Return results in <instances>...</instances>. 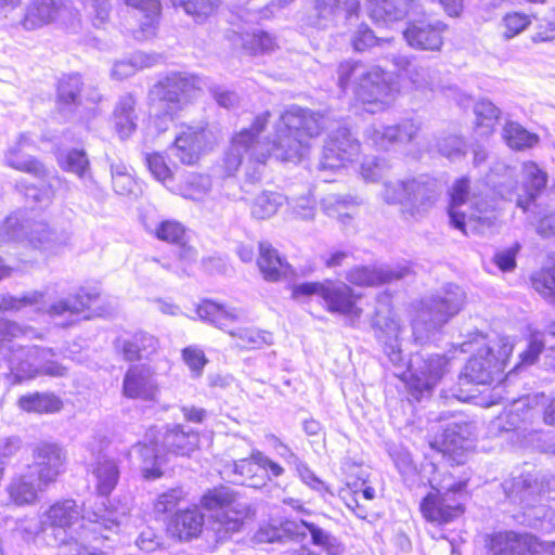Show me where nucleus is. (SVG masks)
I'll list each match as a JSON object with an SVG mask.
<instances>
[{
	"label": "nucleus",
	"instance_id": "58",
	"mask_svg": "<svg viewBox=\"0 0 555 555\" xmlns=\"http://www.w3.org/2000/svg\"><path fill=\"white\" fill-rule=\"evenodd\" d=\"M532 23V16L521 12H508L501 21L502 37L511 40L526 30Z\"/></svg>",
	"mask_w": 555,
	"mask_h": 555
},
{
	"label": "nucleus",
	"instance_id": "5",
	"mask_svg": "<svg viewBox=\"0 0 555 555\" xmlns=\"http://www.w3.org/2000/svg\"><path fill=\"white\" fill-rule=\"evenodd\" d=\"M100 294L96 289L81 287L77 294L68 298H62L57 301L48 302L47 293L34 291L24 294L21 297L12 295H0V311L3 312H33L36 315L48 314L52 319L66 318L61 323L62 326H69L74 323V318L90 309L99 299Z\"/></svg>",
	"mask_w": 555,
	"mask_h": 555
},
{
	"label": "nucleus",
	"instance_id": "52",
	"mask_svg": "<svg viewBox=\"0 0 555 555\" xmlns=\"http://www.w3.org/2000/svg\"><path fill=\"white\" fill-rule=\"evenodd\" d=\"M234 474L237 476L235 482L247 487L261 488L266 485V476L261 473L260 462L254 459V452L250 457L234 463Z\"/></svg>",
	"mask_w": 555,
	"mask_h": 555
},
{
	"label": "nucleus",
	"instance_id": "36",
	"mask_svg": "<svg viewBox=\"0 0 555 555\" xmlns=\"http://www.w3.org/2000/svg\"><path fill=\"white\" fill-rule=\"evenodd\" d=\"M203 525V514L197 507H192L176 513L169 520L167 530L180 541H188L201 533Z\"/></svg>",
	"mask_w": 555,
	"mask_h": 555
},
{
	"label": "nucleus",
	"instance_id": "50",
	"mask_svg": "<svg viewBox=\"0 0 555 555\" xmlns=\"http://www.w3.org/2000/svg\"><path fill=\"white\" fill-rule=\"evenodd\" d=\"M286 203V197L278 192L262 191L250 202V214L254 218L264 220L273 217Z\"/></svg>",
	"mask_w": 555,
	"mask_h": 555
},
{
	"label": "nucleus",
	"instance_id": "63",
	"mask_svg": "<svg viewBox=\"0 0 555 555\" xmlns=\"http://www.w3.org/2000/svg\"><path fill=\"white\" fill-rule=\"evenodd\" d=\"M390 166L384 158L367 156L361 164V176L367 182H377L389 171Z\"/></svg>",
	"mask_w": 555,
	"mask_h": 555
},
{
	"label": "nucleus",
	"instance_id": "35",
	"mask_svg": "<svg viewBox=\"0 0 555 555\" xmlns=\"http://www.w3.org/2000/svg\"><path fill=\"white\" fill-rule=\"evenodd\" d=\"M137 100L131 93L121 95L113 111L114 129L121 141L129 139L137 130Z\"/></svg>",
	"mask_w": 555,
	"mask_h": 555
},
{
	"label": "nucleus",
	"instance_id": "46",
	"mask_svg": "<svg viewBox=\"0 0 555 555\" xmlns=\"http://www.w3.org/2000/svg\"><path fill=\"white\" fill-rule=\"evenodd\" d=\"M20 410L27 413L49 414L62 410V400L53 392H29L17 400Z\"/></svg>",
	"mask_w": 555,
	"mask_h": 555
},
{
	"label": "nucleus",
	"instance_id": "41",
	"mask_svg": "<svg viewBox=\"0 0 555 555\" xmlns=\"http://www.w3.org/2000/svg\"><path fill=\"white\" fill-rule=\"evenodd\" d=\"M370 16L376 23H391L404 18L413 10L412 0H367Z\"/></svg>",
	"mask_w": 555,
	"mask_h": 555
},
{
	"label": "nucleus",
	"instance_id": "55",
	"mask_svg": "<svg viewBox=\"0 0 555 555\" xmlns=\"http://www.w3.org/2000/svg\"><path fill=\"white\" fill-rule=\"evenodd\" d=\"M431 492L459 498L462 495L466 481H455L447 470L436 469L429 479Z\"/></svg>",
	"mask_w": 555,
	"mask_h": 555
},
{
	"label": "nucleus",
	"instance_id": "38",
	"mask_svg": "<svg viewBox=\"0 0 555 555\" xmlns=\"http://www.w3.org/2000/svg\"><path fill=\"white\" fill-rule=\"evenodd\" d=\"M64 10V4L57 0H34L27 8L23 26L28 30L41 27L55 21Z\"/></svg>",
	"mask_w": 555,
	"mask_h": 555
},
{
	"label": "nucleus",
	"instance_id": "15",
	"mask_svg": "<svg viewBox=\"0 0 555 555\" xmlns=\"http://www.w3.org/2000/svg\"><path fill=\"white\" fill-rule=\"evenodd\" d=\"M487 555H555V542L542 544L531 534L498 532L489 537Z\"/></svg>",
	"mask_w": 555,
	"mask_h": 555
},
{
	"label": "nucleus",
	"instance_id": "25",
	"mask_svg": "<svg viewBox=\"0 0 555 555\" xmlns=\"http://www.w3.org/2000/svg\"><path fill=\"white\" fill-rule=\"evenodd\" d=\"M159 392L155 373L145 365H132L125 374L122 393L129 399L154 401Z\"/></svg>",
	"mask_w": 555,
	"mask_h": 555
},
{
	"label": "nucleus",
	"instance_id": "24",
	"mask_svg": "<svg viewBox=\"0 0 555 555\" xmlns=\"http://www.w3.org/2000/svg\"><path fill=\"white\" fill-rule=\"evenodd\" d=\"M446 25L440 21L420 20L408 24L403 37L411 48L439 51L443 44Z\"/></svg>",
	"mask_w": 555,
	"mask_h": 555
},
{
	"label": "nucleus",
	"instance_id": "21",
	"mask_svg": "<svg viewBox=\"0 0 555 555\" xmlns=\"http://www.w3.org/2000/svg\"><path fill=\"white\" fill-rule=\"evenodd\" d=\"M533 416V410L527 408L525 400L516 401L509 410H505L489 424L491 435H500L513 431L521 443L532 441L531 435L535 433L529 429L530 420Z\"/></svg>",
	"mask_w": 555,
	"mask_h": 555
},
{
	"label": "nucleus",
	"instance_id": "13",
	"mask_svg": "<svg viewBox=\"0 0 555 555\" xmlns=\"http://www.w3.org/2000/svg\"><path fill=\"white\" fill-rule=\"evenodd\" d=\"M207 86L205 78L189 73L173 72L154 85L151 98L160 101V108L172 118L183 104Z\"/></svg>",
	"mask_w": 555,
	"mask_h": 555
},
{
	"label": "nucleus",
	"instance_id": "16",
	"mask_svg": "<svg viewBox=\"0 0 555 555\" xmlns=\"http://www.w3.org/2000/svg\"><path fill=\"white\" fill-rule=\"evenodd\" d=\"M393 64L398 70L409 78L413 87L417 90L442 91L448 98L454 99L459 105L464 106L468 103L466 94L459 88L444 86L437 78V70L410 61L405 56H395Z\"/></svg>",
	"mask_w": 555,
	"mask_h": 555
},
{
	"label": "nucleus",
	"instance_id": "43",
	"mask_svg": "<svg viewBox=\"0 0 555 555\" xmlns=\"http://www.w3.org/2000/svg\"><path fill=\"white\" fill-rule=\"evenodd\" d=\"M46 488L39 481L35 483L34 470H29L26 474L14 476L7 490L10 499L16 505H26L34 503L37 500L38 492L43 491Z\"/></svg>",
	"mask_w": 555,
	"mask_h": 555
},
{
	"label": "nucleus",
	"instance_id": "40",
	"mask_svg": "<svg viewBox=\"0 0 555 555\" xmlns=\"http://www.w3.org/2000/svg\"><path fill=\"white\" fill-rule=\"evenodd\" d=\"M91 474L98 494L107 498L118 483L120 470L114 459L102 455L92 465Z\"/></svg>",
	"mask_w": 555,
	"mask_h": 555
},
{
	"label": "nucleus",
	"instance_id": "33",
	"mask_svg": "<svg viewBox=\"0 0 555 555\" xmlns=\"http://www.w3.org/2000/svg\"><path fill=\"white\" fill-rule=\"evenodd\" d=\"M257 264L263 279L269 282L288 280L294 276L291 266L281 258L278 250L269 243L262 242L259 244Z\"/></svg>",
	"mask_w": 555,
	"mask_h": 555
},
{
	"label": "nucleus",
	"instance_id": "59",
	"mask_svg": "<svg viewBox=\"0 0 555 555\" xmlns=\"http://www.w3.org/2000/svg\"><path fill=\"white\" fill-rule=\"evenodd\" d=\"M534 291L547 302L555 305V268L542 269L531 276Z\"/></svg>",
	"mask_w": 555,
	"mask_h": 555
},
{
	"label": "nucleus",
	"instance_id": "37",
	"mask_svg": "<svg viewBox=\"0 0 555 555\" xmlns=\"http://www.w3.org/2000/svg\"><path fill=\"white\" fill-rule=\"evenodd\" d=\"M70 240L66 231H55L42 222H34L29 232L28 242L35 248L49 254H57Z\"/></svg>",
	"mask_w": 555,
	"mask_h": 555
},
{
	"label": "nucleus",
	"instance_id": "61",
	"mask_svg": "<svg viewBox=\"0 0 555 555\" xmlns=\"http://www.w3.org/2000/svg\"><path fill=\"white\" fill-rule=\"evenodd\" d=\"M392 39L378 38L366 25H360L352 36V47L358 52L366 51L374 47L390 46Z\"/></svg>",
	"mask_w": 555,
	"mask_h": 555
},
{
	"label": "nucleus",
	"instance_id": "18",
	"mask_svg": "<svg viewBox=\"0 0 555 555\" xmlns=\"http://www.w3.org/2000/svg\"><path fill=\"white\" fill-rule=\"evenodd\" d=\"M422 127L421 119L405 118L393 126L372 125L365 130V138L372 145L382 150L392 144H418Z\"/></svg>",
	"mask_w": 555,
	"mask_h": 555
},
{
	"label": "nucleus",
	"instance_id": "62",
	"mask_svg": "<svg viewBox=\"0 0 555 555\" xmlns=\"http://www.w3.org/2000/svg\"><path fill=\"white\" fill-rule=\"evenodd\" d=\"M109 167L114 191L119 195L132 193L135 182L128 172L127 166L124 163H111Z\"/></svg>",
	"mask_w": 555,
	"mask_h": 555
},
{
	"label": "nucleus",
	"instance_id": "30",
	"mask_svg": "<svg viewBox=\"0 0 555 555\" xmlns=\"http://www.w3.org/2000/svg\"><path fill=\"white\" fill-rule=\"evenodd\" d=\"M33 147V140L27 134H21L17 141L10 145L4 153L5 165L35 177H43L46 173L43 165L27 154Z\"/></svg>",
	"mask_w": 555,
	"mask_h": 555
},
{
	"label": "nucleus",
	"instance_id": "29",
	"mask_svg": "<svg viewBox=\"0 0 555 555\" xmlns=\"http://www.w3.org/2000/svg\"><path fill=\"white\" fill-rule=\"evenodd\" d=\"M406 267L392 269L388 266H357L346 273V280L358 286H375L404 278Z\"/></svg>",
	"mask_w": 555,
	"mask_h": 555
},
{
	"label": "nucleus",
	"instance_id": "19",
	"mask_svg": "<svg viewBox=\"0 0 555 555\" xmlns=\"http://www.w3.org/2000/svg\"><path fill=\"white\" fill-rule=\"evenodd\" d=\"M66 460V450L61 444L40 441L33 449V465L29 470L34 469L40 485L48 487L65 472Z\"/></svg>",
	"mask_w": 555,
	"mask_h": 555
},
{
	"label": "nucleus",
	"instance_id": "49",
	"mask_svg": "<svg viewBox=\"0 0 555 555\" xmlns=\"http://www.w3.org/2000/svg\"><path fill=\"white\" fill-rule=\"evenodd\" d=\"M157 347L154 336L140 332L122 343V354L126 360L134 361L153 354Z\"/></svg>",
	"mask_w": 555,
	"mask_h": 555
},
{
	"label": "nucleus",
	"instance_id": "60",
	"mask_svg": "<svg viewBox=\"0 0 555 555\" xmlns=\"http://www.w3.org/2000/svg\"><path fill=\"white\" fill-rule=\"evenodd\" d=\"M291 214L302 220L314 218L317 206L315 199L310 190L300 196H293L286 199Z\"/></svg>",
	"mask_w": 555,
	"mask_h": 555
},
{
	"label": "nucleus",
	"instance_id": "10",
	"mask_svg": "<svg viewBox=\"0 0 555 555\" xmlns=\"http://www.w3.org/2000/svg\"><path fill=\"white\" fill-rule=\"evenodd\" d=\"M465 300L464 291L448 284L437 294L423 302V307L413 322L415 340L423 343L428 334L446 324L462 309Z\"/></svg>",
	"mask_w": 555,
	"mask_h": 555
},
{
	"label": "nucleus",
	"instance_id": "57",
	"mask_svg": "<svg viewBox=\"0 0 555 555\" xmlns=\"http://www.w3.org/2000/svg\"><path fill=\"white\" fill-rule=\"evenodd\" d=\"M238 40L242 48L251 54L271 52L275 48L274 38L261 30L241 34Z\"/></svg>",
	"mask_w": 555,
	"mask_h": 555
},
{
	"label": "nucleus",
	"instance_id": "56",
	"mask_svg": "<svg viewBox=\"0 0 555 555\" xmlns=\"http://www.w3.org/2000/svg\"><path fill=\"white\" fill-rule=\"evenodd\" d=\"M59 164L65 171L76 175L80 180L91 173L90 162L85 151L73 149L59 157Z\"/></svg>",
	"mask_w": 555,
	"mask_h": 555
},
{
	"label": "nucleus",
	"instance_id": "51",
	"mask_svg": "<svg viewBox=\"0 0 555 555\" xmlns=\"http://www.w3.org/2000/svg\"><path fill=\"white\" fill-rule=\"evenodd\" d=\"M31 224L22 211L10 215L0 227V242L28 241Z\"/></svg>",
	"mask_w": 555,
	"mask_h": 555
},
{
	"label": "nucleus",
	"instance_id": "53",
	"mask_svg": "<svg viewBox=\"0 0 555 555\" xmlns=\"http://www.w3.org/2000/svg\"><path fill=\"white\" fill-rule=\"evenodd\" d=\"M475 127L481 137H488L494 131L501 111L489 100H480L475 104Z\"/></svg>",
	"mask_w": 555,
	"mask_h": 555
},
{
	"label": "nucleus",
	"instance_id": "11",
	"mask_svg": "<svg viewBox=\"0 0 555 555\" xmlns=\"http://www.w3.org/2000/svg\"><path fill=\"white\" fill-rule=\"evenodd\" d=\"M201 320L228 332L236 338V346L243 349H257L272 344V335L256 328L229 330V326L241 319L242 313L236 308H228L211 300H204L196 309Z\"/></svg>",
	"mask_w": 555,
	"mask_h": 555
},
{
	"label": "nucleus",
	"instance_id": "31",
	"mask_svg": "<svg viewBox=\"0 0 555 555\" xmlns=\"http://www.w3.org/2000/svg\"><path fill=\"white\" fill-rule=\"evenodd\" d=\"M524 194L509 193L508 201H516L518 207L524 211H528L531 203L534 202L537 195L545 188L547 175L538 167L535 163L528 162L522 166Z\"/></svg>",
	"mask_w": 555,
	"mask_h": 555
},
{
	"label": "nucleus",
	"instance_id": "20",
	"mask_svg": "<svg viewBox=\"0 0 555 555\" xmlns=\"http://www.w3.org/2000/svg\"><path fill=\"white\" fill-rule=\"evenodd\" d=\"M360 154V143L354 139L349 129L339 127L332 132L323 149L320 169H338L352 163Z\"/></svg>",
	"mask_w": 555,
	"mask_h": 555
},
{
	"label": "nucleus",
	"instance_id": "39",
	"mask_svg": "<svg viewBox=\"0 0 555 555\" xmlns=\"http://www.w3.org/2000/svg\"><path fill=\"white\" fill-rule=\"evenodd\" d=\"M361 204L362 199L357 196L330 194L322 199L321 207L330 218L348 225Z\"/></svg>",
	"mask_w": 555,
	"mask_h": 555
},
{
	"label": "nucleus",
	"instance_id": "7",
	"mask_svg": "<svg viewBox=\"0 0 555 555\" xmlns=\"http://www.w3.org/2000/svg\"><path fill=\"white\" fill-rule=\"evenodd\" d=\"M443 192L442 184L429 176L385 182L382 196L388 204H400L402 214L408 218L426 215Z\"/></svg>",
	"mask_w": 555,
	"mask_h": 555
},
{
	"label": "nucleus",
	"instance_id": "1",
	"mask_svg": "<svg viewBox=\"0 0 555 555\" xmlns=\"http://www.w3.org/2000/svg\"><path fill=\"white\" fill-rule=\"evenodd\" d=\"M269 117V112L257 115L248 128H243L232 138L224 157L229 173L244 163L263 165L270 156L282 162H298L308 153L309 140L319 135L323 128L322 116L294 105L280 116L272 139L260 141L259 134Z\"/></svg>",
	"mask_w": 555,
	"mask_h": 555
},
{
	"label": "nucleus",
	"instance_id": "32",
	"mask_svg": "<svg viewBox=\"0 0 555 555\" xmlns=\"http://www.w3.org/2000/svg\"><path fill=\"white\" fill-rule=\"evenodd\" d=\"M125 2L137 11L135 17L139 21V28L133 33L134 38L139 41L153 38L158 27L159 0H125Z\"/></svg>",
	"mask_w": 555,
	"mask_h": 555
},
{
	"label": "nucleus",
	"instance_id": "34",
	"mask_svg": "<svg viewBox=\"0 0 555 555\" xmlns=\"http://www.w3.org/2000/svg\"><path fill=\"white\" fill-rule=\"evenodd\" d=\"M359 9V0H315L310 23L314 27L325 28L334 22L340 12L350 17Z\"/></svg>",
	"mask_w": 555,
	"mask_h": 555
},
{
	"label": "nucleus",
	"instance_id": "42",
	"mask_svg": "<svg viewBox=\"0 0 555 555\" xmlns=\"http://www.w3.org/2000/svg\"><path fill=\"white\" fill-rule=\"evenodd\" d=\"M81 77L79 74L64 76L57 87V106L66 118H70L79 106L81 91Z\"/></svg>",
	"mask_w": 555,
	"mask_h": 555
},
{
	"label": "nucleus",
	"instance_id": "3",
	"mask_svg": "<svg viewBox=\"0 0 555 555\" xmlns=\"http://www.w3.org/2000/svg\"><path fill=\"white\" fill-rule=\"evenodd\" d=\"M22 337L40 338L41 335L30 326L0 318V353L7 361L8 379L12 384H21L39 375L61 377L66 374V367L52 359L55 356L53 349L37 345L22 346L14 341Z\"/></svg>",
	"mask_w": 555,
	"mask_h": 555
},
{
	"label": "nucleus",
	"instance_id": "22",
	"mask_svg": "<svg viewBox=\"0 0 555 555\" xmlns=\"http://www.w3.org/2000/svg\"><path fill=\"white\" fill-rule=\"evenodd\" d=\"M448 359L443 356H430L423 360L415 356L410 360L411 387L421 396L429 392L447 371Z\"/></svg>",
	"mask_w": 555,
	"mask_h": 555
},
{
	"label": "nucleus",
	"instance_id": "27",
	"mask_svg": "<svg viewBox=\"0 0 555 555\" xmlns=\"http://www.w3.org/2000/svg\"><path fill=\"white\" fill-rule=\"evenodd\" d=\"M424 518L439 525L451 522L463 513L459 498L429 492L421 502Z\"/></svg>",
	"mask_w": 555,
	"mask_h": 555
},
{
	"label": "nucleus",
	"instance_id": "6",
	"mask_svg": "<svg viewBox=\"0 0 555 555\" xmlns=\"http://www.w3.org/2000/svg\"><path fill=\"white\" fill-rule=\"evenodd\" d=\"M448 216L450 224L465 235H486L496 225L498 216L492 201L469 197V180L465 177L454 181L450 192Z\"/></svg>",
	"mask_w": 555,
	"mask_h": 555
},
{
	"label": "nucleus",
	"instance_id": "17",
	"mask_svg": "<svg viewBox=\"0 0 555 555\" xmlns=\"http://www.w3.org/2000/svg\"><path fill=\"white\" fill-rule=\"evenodd\" d=\"M215 142L216 137L206 124L183 125L176 137L172 152L182 164L193 165Z\"/></svg>",
	"mask_w": 555,
	"mask_h": 555
},
{
	"label": "nucleus",
	"instance_id": "23",
	"mask_svg": "<svg viewBox=\"0 0 555 555\" xmlns=\"http://www.w3.org/2000/svg\"><path fill=\"white\" fill-rule=\"evenodd\" d=\"M175 8H182L184 12L192 16L196 23L205 22L218 7V0H169ZM94 16L92 23L95 27H101L108 20L111 5L108 0H88Z\"/></svg>",
	"mask_w": 555,
	"mask_h": 555
},
{
	"label": "nucleus",
	"instance_id": "47",
	"mask_svg": "<svg viewBox=\"0 0 555 555\" xmlns=\"http://www.w3.org/2000/svg\"><path fill=\"white\" fill-rule=\"evenodd\" d=\"M162 56L156 53L134 52L128 60L114 63L111 77L122 80L133 76L138 70L152 67L160 61Z\"/></svg>",
	"mask_w": 555,
	"mask_h": 555
},
{
	"label": "nucleus",
	"instance_id": "12",
	"mask_svg": "<svg viewBox=\"0 0 555 555\" xmlns=\"http://www.w3.org/2000/svg\"><path fill=\"white\" fill-rule=\"evenodd\" d=\"M306 295L320 296L330 312L344 315L351 326H354L362 315V309L357 306V296L345 283L331 281L325 283L306 282L294 287V297Z\"/></svg>",
	"mask_w": 555,
	"mask_h": 555
},
{
	"label": "nucleus",
	"instance_id": "4",
	"mask_svg": "<svg viewBox=\"0 0 555 555\" xmlns=\"http://www.w3.org/2000/svg\"><path fill=\"white\" fill-rule=\"evenodd\" d=\"M338 86L350 90L364 111L376 114L389 107L397 95V88L388 74L379 67H367L361 62L345 61L337 68Z\"/></svg>",
	"mask_w": 555,
	"mask_h": 555
},
{
	"label": "nucleus",
	"instance_id": "28",
	"mask_svg": "<svg viewBox=\"0 0 555 555\" xmlns=\"http://www.w3.org/2000/svg\"><path fill=\"white\" fill-rule=\"evenodd\" d=\"M474 435V426L470 423L456 421L447 425L441 436L430 442L433 449L443 454H459L470 447V439Z\"/></svg>",
	"mask_w": 555,
	"mask_h": 555
},
{
	"label": "nucleus",
	"instance_id": "44",
	"mask_svg": "<svg viewBox=\"0 0 555 555\" xmlns=\"http://www.w3.org/2000/svg\"><path fill=\"white\" fill-rule=\"evenodd\" d=\"M151 437H153L152 431L146 435L149 443L139 442L131 450L142 460L141 470L145 479H156L162 476V451L158 443Z\"/></svg>",
	"mask_w": 555,
	"mask_h": 555
},
{
	"label": "nucleus",
	"instance_id": "8",
	"mask_svg": "<svg viewBox=\"0 0 555 555\" xmlns=\"http://www.w3.org/2000/svg\"><path fill=\"white\" fill-rule=\"evenodd\" d=\"M474 346H478V352L474 354L464 367V372L460 376L461 380L474 384H490L494 380L495 375L503 372L504 366L512 354L513 346L507 338H500L494 346H488L485 337L477 335L472 341H464L461 345L462 352H469Z\"/></svg>",
	"mask_w": 555,
	"mask_h": 555
},
{
	"label": "nucleus",
	"instance_id": "48",
	"mask_svg": "<svg viewBox=\"0 0 555 555\" xmlns=\"http://www.w3.org/2000/svg\"><path fill=\"white\" fill-rule=\"evenodd\" d=\"M304 528V525L297 520H284L279 524L271 522L260 527L256 534L255 540L259 543L285 542L287 540H295L298 529Z\"/></svg>",
	"mask_w": 555,
	"mask_h": 555
},
{
	"label": "nucleus",
	"instance_id": "14",
	"mask_svg": "<svg viewBox=\"0 0 555 555\" xmlns=\"http://www.w3.org/2000/svg\"><path fill=\"white\" fill-rule=\"evenodd\" d=\"M506 496L524 507H534L537 504L555 501V476L538 480L532 475H521L502 485Z\"/></svg>",
	"mask_w": 555,
	"mask_h": 555
},
{
	"label": "nucleus",
	"instance_id": "9",
	"mask_svg": "<svg viewBox=\"0 0 555 555\" xmlns=\"http://www.w3.org/2000/svg\"><path fill=\"white\" fill-rule=\"evenodd\" d=\"M202 505L214 511L211 530L218 541L228 539L241 530L244 520L250 515V506L236 498L230 488H216L202 498Z\"/></svg>",
	"mask_w": 555,
	"mask_h": 555
},
{
	"label": "nucleus",
	"instance_id": "64",
	"mask_svg": "<svg viewBox=\"0 0 555 555\" xmlns=\"http://www.w3.org/2000/svg\"><path fill=\"white\" fill-rule=\"evenodd\" d=\"M438 152L450 159L456 162L462 159L466 154V144L461 137L448 135L439 140Z\"/></svg>",
	"mask_w": 555,
	"mask_h": 555
},
{
	"label": "nucleus",
	"instance_id": "45",
	"mask_svg": "<svg viewBox=\"0 0 555 555\" xmlns=\"http://www.w3.org/2000/svg\"><path fill=\"white\" fill-rule=\"evenodd\" d=\"M198 435L182 425L169 428L163 437V447L177 455H189L198 444Z\"/></svg>",
	"mask_w": 555,
	"mask_h": 555
},
{
	"label": "nucleus",
	"instance_id": "26",
	"mask_svg": "<svg viewBox=\"0 0 555 555\" xmlns=\"http://www.w3.org/2000/svg\"><path fill=\"white\" fill-rule=\"evenodd\" d=\"M372 327L375 331L376 339L383 346L385 354L392 363H400L402 361L399 341L401 328L395 314L390 310L387 311V314H383L380 310H377L372 321Z\"/></svg>",
	"mask_w": 555,
	"mask_h": 555
},
{
	"label": "nucleus",
	"instance_id": "54",
	"mask_svg": "<svg viewBox=\"0 0 555 555\" xmlns=\"http://www.w3.org/2000/svg\"><path fill=\"white\" fill-rule=\"evenodd\" d=\"M503 139L513 150L531 149L539 142L535 133L529 132L520 124L507 121L503 128Z\"/></svg>",
	"mask_w": 555,
	"mask_h": 555
},
{
	"label": "nucleus",
	"instance_id": "2",
	"mask_svg": "<svg viewBox=\"0 0 555 555\" xmlns=\"http://www.w3.org/2000/svg\"><path fill=\"white\" fill-rule=\"evenodd\" d=\"M131 506L127 501L114 500L107 506L104 502L85 507L83 514L75 500L65 499L55 502L41 514V527L52 529L53 546L59 548L56 555H94L76 539L68 535V530L80 518L93 526L104 539L108 532L117 533L128 520Z\"/></svg>",
	"mask_w": 555,
	"mask_h": 555
}]
</instances>
